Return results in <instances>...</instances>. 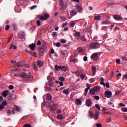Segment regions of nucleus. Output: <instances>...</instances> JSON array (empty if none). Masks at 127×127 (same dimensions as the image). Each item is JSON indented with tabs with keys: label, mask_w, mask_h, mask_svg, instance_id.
Instances as JSON below:
<instances>
[{
	"label": "nucleus",
	"mask_w": 127,
	"mask_h": 127,
	"mask_svg": "<svg viewBox=\"0 0 127 127\" xmlns=\"http://www.w3.org/2000/svg\"><path fill=\"white\" fill-rule=\"evenodd\" d=\"M50 17V15L49 14H45L44 16L42 15L40 17V19L41 20L45 21L47 19H49Z\"/></svg>",
	"instance_id": "39448f33"
},
{
	"label": "nucleus",
	"mask_w": 127,
	"mask_h": 127,
	"mask_svg": "<svg viewBox=\"0 0 127 127\" xmlns=\"http://www.w3.org/2000/svg\"><path fill=\"white\" fill-rule=\"evenodd\" d=\"M81 103H82V102L79 99H76V105H80V104H81Z\"/></svg>",
	"instance_id": "72a5a7b5"
},
{
	"label": "nucleus",
	"mask_w": 127,
	"mask_h": 127,
	"mask_svg": "<svg viewBox=\"0 0 127 127\" xmlns=\"http://www.w3.org/2000/svg\"><path fill=\"white\" fill-rule=\"evenodd\" d=\"M112 91L110 90L106 91L105 92V96L106 98H111V97H112Z\"/></svg>",
	"instance_id": "0eeeda50"
},
{
	"label": "nucleus",
	"mask_w": 127,
	"mask_h": 127,
	"mask_svg": "<svg viewBox=\"0 0 127 127\" xmlns=\"http://www.w3.org/2000/svg\"><path fill=\"white\" fill-rule=\"evenodd\" d=\"M21 77L23 78V81L27 82L28 80L29 81H32L33 80V75H31V72H29L28 74H26L25 72H23V76L21 75Z\"/></svg>",
	"instance_id": "f257e3e1"
},
{
	"label": "nucleus",
	"mask_w": 127,
	"mask_h": 127,
	"mask_svg": "<svg viewBox=\"0 0 127 127\" xmlns=\"http://www.w3.org/2000/svg\"><path fill=\"white\" fill-rule=\"evenodd\" d=\"M39 50L41 51H45L47 49V45L45 44H42L40 47H39Z\"/></svg>",
	"instance_id": "423d86ee"
},
{
	"label": "nucleus",
	"mask_w": 127,
	"mask_h": 127,
	"mask_svg": "<svg viewBox=\"0 0 127 127\" xmlns=\"http://www.w3.org/2000/svg\"><path fill=\"white\" fill-rule=\"evenodd\" d=\"M113 17L115 20H122V18L120 16V15H114Z\"/></svg>",
	"instance_id": "9b49d317"
},
{
	"label": "nucleus",
	"mask_w": 127,
	"mask_h": 127,
	"mask_svg": "<svg viewBox=\"0 0 127 127\" xmlns=\"http://www.w3.org/2000/svg\"><path fill=\"white\" fill-rule=\"evenodd\" d=\"M4 109V106L3 105H0V111H1V110H3Z\"/></svg>",
	"instance_id": "13d9d810"
},
{
	"label": "nucleus",
	"mask_w": 127,
	"mask_h": 127,
	"mask_svg": "<svg viewBox=\"0 0 127 127\" xmlns=\"http://www.w3.org/2000/svg\"><path fill=\"white\" fill-rule=\"evenodd\" d=\"M77 60L75 59H71L70 60V62H73V63H76Z\"/></svg>",
	"instance_id": "49530a36"
},
{
	"label": "nucleus",
	"mask_w": 127,
	"mask_h": 127,
	"mask_svg": "<svg viewBox=\"0 0 127 127\" xmlns=\"http://www.w3.org/2000/svg\"><path fill=\"white\" fill-rule=\"evenodd\" d=\"M94 98L95 99V100H100V97L98 95H95L94 96Z\"/></svg>",
	"instance_id": "5fc2aeb1"
},
{
	"label": "nucleus",
	"mask_w": 127,
	"mask_h": 127,
	"mask_svg": "<svg viewBox=\"0 0 127 127\" xmlns=\"http://www.w3.org/2000/svg\"><path fill=\"white\" fill-rule=\"evenodd\" d=\"M89 46L90 48H92V49H98V48H100V44L98 42H93L91 43Z\"/></svg>",
	"instance_id": "f03ea898"
},
{
	"label": "nucleus",
	"mask_w": 127,
	"mask_h": 127,
	"mask_svg": "<svg viewBox=\"0 0 127 127\" xmlns=\"http://www.w3.org/2000/svg\"><path fill=\"white\" fill-rule=\"evenodd\" d=\"M77 51H78V52H79V53H81V52H82L83 51V48L81 47H79L77 48Z\"/></svg>",
	"instance_id": "473e14b6"
},
{
	"label": "nucleus",
	"mask_w": 127,
	"mask_h": 127,
	"mask_svg": "<svg viewBox=\"0 0 127 127\" xmlns=\"http://www.w3.org/2000/svg\"><path fill=\"white\" fill-rule=\"evenodd\" d=\"M77 10L79 12H81V11H82V10H83V8H82V7L80 5H78L77 6Z\"/></svg>",
	"instance_id": "c756f323"
},
{
	"label": "nucleus",
	"mask_w": 127,
	"mask_h": 127,
	"mask_svg": "<svg viewBox=\"0 0 127 127\" xmlns=\"http://www.w3.org/2000/svg\"><path fill=\"white\" fill-rule=\"evenodd\" d=\"M18 36L19 38H24L25 37V33L23 31H20Z\"/></svg>",
	"instance_id": "1a4fd4ad"
},
{
	"label": "nucleus",
	"mask_w": 127,
	"mask_h": 127,
	"mask_svg": "<svg viewBox=\"0 0 127 127\" xmlns=\"http://www.w3.org/2000/svg\"><path fill=\"white\" fill-rule=\"evenodd\" d=\"M121 110L122 111V112H124L125 113H127V108H122Z\"/></svg>",
	"instance_id": "8fccbe9b"
},
{
	"label": "nucleus",
	"mask_w": 127,
	"mask_h": 127,
	"mask_svg": "<svg viewBox=\"0 0 127 127\" xmlns=\"http://www.w3.org/2000/svg\"><path fill=\"white\" fill-rule=\"evenodd\" d=\"M24 127H31V125L30 124H26L24 125Z\"/></svg>",
	"instance_id": "774afa93"
},
{
	"label": "nucleus",
	"mask_w": 127,
	"mask_h": 127,
	"mask_svg": "<svg viewBox=\"0 0 127 127\" xmlns=\"http://www.w3.org/2000/svg\"><path fill=\"white\" fill-rule=\"evenodd\" d=\"M9 92V90H5L2 93V96H3L4 98H6V97H7Z\"/></svg>",
	"instance_id": "2eb2a0df"
},
{
	"label": "nucleus",
	"mask_w": 127,
	"mask_h": 127,
	"mask_svg": "<svg viewBox=\"0 0 127 127\" xmlns=\"http://www.w3.org/2000/svg\"><path fill=\"white\" fill-rule=\"evenodd\" d=\"M89 82L90 83H94V82H95V78H90L89 79Z\"/></svg>",
	"instance_id": "864d4df0"
},
{
	"label": "nucleus",
	"mask_w": 127,
	"mask_h": 127,
	"mask_svg": "<svg viewBox=\"0 0 127 127\" xmlns=\"http://www.w3.org/2000/svg\"><path fill=\"white\" fill-rule=\"evenodd\" d=\"M57 34H58V33L57 32H53L52 33V36L53 37H55V36H57Z\"/></svg>",
	"instance_id": "79ce46f5"
},
{
	"label": "nucleus",
	"mask_w": 127,
	"mask_h": 127,
	"mask_svg": "<svg viewBox=\"0 0 127 127\" xmlns=\"http://www.w3.org/2000/svg\"><path fill=\"white\" fill-rule=\"evenodd\" d=\"M102 24H111V22L108 20L103 21Z\"/></svg>",
	"instance_id": "cd10ccee"
},
{
	"label": "nucleus",
	"mask_w": 127,
	"mask_h": 127,
	"mask_svg": "<svg viewBox=\"0 0 127 127\" xmlns=\"http://www.w3.org/2000/svg\"><path fill=\"white\" fill-rule=\"evenodd\" d=\"M47 100L48 101H52V96L51 94L48 93L47 95Z\"/></svg>",
	"instance_id": "a211bd4d"
},
{
	"label": "nucleus",
	"mask_w": 127,
	"mask_h": 127,
	"mask_svg": "<svg viewBox=\"0 0 127 127\" xmlns=\"http://www.w3.org/2000/svg\"><path fill=\"white\" fill-rule=\"evenodd\" d=\"M86 86L87 87V88H85V93H84V96H87V93H88V91L90 89H91V85L89 83L86 84Z\"/></svg>",
	"instance_id": "6e6552de"
},
{
	"label": "nucleus",
	"mask_w": 127,
	"mask_h": 127,
	"mask_svg": "<svg viewBox=\"0 0 127 127\" xmlns=\"http://www.w3.org/2000/svg\"><path fill=\"white\" fill-rule=\"evenodd\" d=\"M63 93L64 94H65V95L68 94V93H69V90H67V89H64L63 90Z\"/></svg>",
	"instance_id": "58836bf2"
},
{
	"label": "nucleus",
	"mask_w": 127,
	"mask_h": 127,
	"mask_svg": "<svg viewBox=\"0 0 127 127\" xmlns=\"http://www.w3.org/2000/svg\"><path fill=\"white\" fill-rule=\"evenodd\" d=\"M33 67L34 70H35L36 71H38V67H37V66H36V64H34Z\"/></svg>",
	"instance_id": "a18cd8bd"
},
{
	"label": "nucleus",
	"mask_w": 127,
	"mask_h": 127,
	"mask_svg": "<svg viewBox=\"0 0 127 127\" xmlns=\"http://www.w3.org/2000/svg\"><path fill=\"white\" fill-rule=\"evenodd\" d=\"M93 89L94 90H95L96 92H99L101 90V87H100L99 86H95L93 87Z\"/></svg>",
	"instance_id": "6ab92c4d"
},
{
	"label": "nucleus",
	"mask_w": 127,
	"mask_h": 127,
	"mask_svg": "<svg viewBox=\"0 0 127 127\" xmlns=\"http://www.w3.org/2000/svg\"><path fill=\"white\" fill-rule=\"evenodd\" d=\"M61 70V66H58V64H56L55 65V70L57 71H60Z\"/></svg>",
	"instance_id": "f3484780"
},
{
	"label": "nucleus",
	"mask_w": 127,
	"mask_h": 127,
	"mask_svg": "<svg viewBox=\"0 0 127 127\" xmlns=\"http://www.w3.org/2000/svg\"><path fill=\"white\" fill-rule=\"evenodd\" d=\"M99 117H100V113L99 112H96L95 116H94V120L97 121L98 119H99Z\"/></svg>",
	"instance_id": "4be33fe9"
},
{
	"label": "nucleus",
	"mask_w": 127,
	"mask_h": 127,
	"mask_svg": "<svg viewBox=\"0 0 127 127\" xmlns=\"http://www.w3.org/2000/svg\"><path fill=\"white\" fill-rule=\"evenodd\" d=\"M74 74L76 77H79L80 76V71H77L74 72Z\"/></svg>",
	"instance_id": "a19ab883"
},
{
	"label": "nucleus",
	"mask_w": 127,
	"mask_h": 127,
	"mask_svg": "<svg viewBox=\"0 0 127 127\" xmlns=\"http://www.w3.org/2000/svg\"><path fill=\"white\" fill-rule=\"evenodd\" d=\"M81 40L82 41H87V39L85 38L84 36H82L81 37Z\"/></svg>",
	"instance_id": "de8ad7c7"
},
{
	"label": "nucleus",
	"mask_w": 127,
	"mask_h": 127,
	"mask_svg": "<svg viewBox=\"0 0 127 127\" xmlns=\"http://www.w3.org/2000/svg\"><path fill=\"white\" fill-rule=\"evenodd\" d=\"M2 105H3V106H6V105H7V102H6V101H2Z\"/></svg>",
	"instance_id": "6e6d98bb"
},
{
	"label": "nucleus",
	"mask_w": 127,
	"mask_h": 127,
	"mask_svg": "<svg viewBox=\"0 0 127 127\" xmlns=\"http://www.w3.org/2000/svg\"><path fill=\"white\" fill-rule=\"evenodd\" d=\"M92 70L93 73V76H95V75H96V71L97 70V68L96 67V66H93L92 67Z\"/></svg>",
	"instance_id": "b1692460"
},
{
	"label": "nucleus",
	"mask_w": 127,
	"mask_h": 127,
	"mask_svg": "<svg viewBox=\"0 0 127 127\" xmlns=\"http://www.w3.org/2000/svg\"><path fill=\"white\" fill-rule=\"evenodd\" d=\"M25 51L27 53H28V54H29V55H31V56H32V55H33V52H30L27 50H26Z\"/></svg>",
	"instance_id": "f704fd0d"
},
{
	"label": "nucleus",
	"mask_w": 127,
	"mask_h": 127,
	"mask_svg": "<svg viewBox=\"0 0 127 127\" xmlns=\"http://www.w3.org/2000/svg\"><path fill=\"white\" fill-rule=\"evenodd\" d=\"M91 58H93L94 60H98L99 59V57H98V53L93 54Z\"/></svg>",
	"instance_id": "9d476101"
},
{
	"label": "nucleus",
	"mask_w": 127,
	"mask_h": 127,
	"mask_svg": "<svg viewBox=\"0 0 127 127\" xmlns=\"http://www.w3.org/2000/svg\"><path fill=\"white\" fill-rule=\"evenodd\" d=\"M76 21H71L70 22V25L71 27H74V26H75V24H76Z\"/></svg>",
	"instance_id": "7c9ffc66"
},
{
	"label": "nucleus",
	"mask_w": 127,
	"mask_h": 127,
	"mask_svg": "<svg viewBox=\"0 0 127 127\" xmlns=\"http://www.w3.org/2000/svg\"><path fill=\"white\" fill-rule=\"evenodd\" d=\"M39 56L40 57H42V56H43L44 55V53L43 52H44L43 51H41V50H39Z\"/></svg>",
	"instance_id": "2f4dec72"
},
{
	"label": "nucleus",
	"mask_w": 127,
	"mask_h": 127,
	"mask_svg": "<svg viewBox=\"0 0 127 127\" xmlns=\"http://www.w3.org/2000/svg\"><path fill=\"white\" fill-rule=\"evenodd\" d=\"M105 86H106V88H110V83L106 82Z\"/></svg>",
	"instance_id": "052dcab7"
},
{
	"label": "nucleus",
	"mask_w": 127,
	"mask_h": 127,
	"mask_svg": "<svg viewBox=\"0 0 127 127\" xmlns=\"http://www.w3.org/2000/svg\"><path fill=\"white\" fill-rule=\"evenodd\" d=\"M13 27L15 31L17 30V25L16 24H13Z\"/></svg>",
	"instance_id": "ea45409f"
},
{
	"label": "nucleus",
	"mask_w": 127,
	"mask_h": 127,
	"mask_svg": "<svg viewBox=\"0 0 127 127\" xmlns=\"http://www.w3.org/2000/svg\"><path fill=\"white\" fill-rule=\"evenodd\" d=\"M35 28H36V26H33L30 29V31H31V32H33V31H34V30H35Z\"/></svg>",
	"instance_id": "4c0bfd02"
},
{
	"label": "nucleus",
	"mask_w": 127,
	"mask_h": 127,
	"mask_svg": "<svg viewBox=\"0 0 127 127\" xmlns=\"http://www.w3.org/2000/svg\"><path fill=\"white\" fill-rule=\"evenodd\" d=\"M95 108H96L97 110H101V107H100V105H99V104H96Z\"/></svg>",
	"instance_id": "09e8293b"
},
{
	"label": "nucleus",
	"mask_w": 127,
	"mask_h": 127,
	"mask_svg": "<svg viewBox=\"0 0 127 127\" xmlns=\"http://www.w3.org/2000/svg\"><path fill=\"white\" fill-rule=\"evenodd\" d=\"M38 26H40V20H38L36 22Z\"/></svg>",
	"instance_id": "680f3d73"
},
{
	"label": "nucleus",
	"mask_w": 127,
	"mask_h": 127,
	"mask_svg": "<svg viewBox=\"0 0 127 127\" xmlns=\"http://www.w3.org/2000/svg\"><path fill=\"white\" fill-rule=\"evenodd\" d=\"M96 126L97 127H102V124H101L100 123H98L96 124Z\"/></svg>",
	"instance_id": "338daca9"
},
{
	"label": "nucleus",
	"mask_w": 127,
	"mask_h": 127,
	"mask_svg": "<svg viewBox=\"0 0 127 127\" xmlns=\"http://www.w3.org/2000/svg\"><path fill=\"white\" fill-rule=\"evenodd\" d=\"M95 89H94V88H91L90 90V93L91 95H95V94H96V92L95 91Z\"/></svg>",
	"instance_id": "bb28decb"
},
{
	"label": "nucleus",
	"mask_w": 127,
	"mask_h": 127,
	"mask_svg": "<svg viewBox=\"0 0 127 127\" xmlns=\"http://www.w3.org/2000/svg\"><path fill=\"white\" fill-rule=\"evenodd\" d=\"M43 62H42L41 61H38L37 62V65L38 66V67H42L43 66Z\"/></svg>",
	"instance_id": "dca6fc26"
},
{
	"label": "nucleus",
	"mask_w": 127,
	"mask_h": 127,
	"mask_svg": "<svg viewBox=\"0 0 127 127\" xmlns=\"http://www.w3.org/2000/svg\"><path fill=\"white\" fill-rule=\"evenodd\" d=\"M111 122H112V118H110V117L107 118V120L106 121V123H111Z\"/></svg>",
	"instance_id": "603ef678"
},
{
	"label": "nucleus",
	"mask_w": 127,
	"mask_h": 127,
	"mask_svg": "<svg viewBox=\"0 0 127 127\" xmlns=\"http://www.w3.org/2000/svg\"><path fill=\"white\" fill-rule=\"evenodd\" d=\"M60 18L62 20H64V21L65 20H66V17H65L64 16H61Z\"/></svg>",
	"instance_id": "e2e57ef3"
},
{
	"label": "nucleus",
	"mask_w": 127,
	"mask_h": 127,
	"mask_svg": "<svg viewBox=\"0 0 127 127\" xmlns=\"http://www.w3.org/2000/svg\"><path fill=\"white\" fill-rule=\"evenodd\" d=\"M49 107L51 109V111H52L53 112L56 111V110L58 109V105L56 104L53 103V102H51L49 104Z\"/></svg>",
	"instance_id": "7ed1b4c3"
},
{
	"label": "nucleus",
	"mask_w": 127,
	"mask_h": 127,
	"mask_svg": "<svg viewBox=\"0 0 127 127\" xmlns=\"http://www.w3.org/2000/svg\"><path fill=\"white\" fill-rule=\"evenodd\" d=\"M21 76H23V73H22L21 74H18L17 73L14 74L15 77H20L21 78H22Z\"/></svg>",
	"instance_id": "c9c22d12"
},
{
	"label": "nucleus",
	"mask_w": 127,
	"mask_h": 127,
	"mask_svg": "<svg viewBox=\"0 0 127 127\" xmlns=\"http://www.w3.org/2000/svg\"><path fill=\"white\" fill-rule=\"evenodd\" d=\"M100 19H101V16L100 15L94 17L95 20H100Z\"/></svg>",
	"instance_id": "e433bc0d"
},
{
	"label": "nucleus",
	"mask_w": 127,
	"mask_h": 127,
	"mask_svg": "<svg viewBox=\"0 0 127 127\" xmlns=\"http://www.w3.org/2000/svg\"><path fill=\"white\" fill-rule=\"evenodd\" d=\"M67 68L66 66H61V70H62V71L63 72H66V71H67Z\"/></svg>",
	"instance_id": "5701e85b"
},
{
	"label": "nucleus",
	"mask_w": 127,
	"mask_h": 127,
	"mask_svg": "<svg viewBox=\"0 0 127 127\" xmlns=\"http://www.w3.org/2000/svg\"><path fill=\"white\" fill-rule=\"evenodd\" d=\"M36 46L35 44H34V43H32L29 45V47H30V48L32 51H34Z\"/></svg>",
	"instance_id": "f8f14e48"
},
{
	"label": "nucleus",
	"mask_w": 127,
	"mask_h": 127,
	"mask_svg": "<svg viewBox=\"0 0 127 127\" xmlns=\"http://www.w3.org/2000/svg\"><path fill=\"white\" fill-rule=\"evenodd\" d=\"M70 15L74 16V15H76V14H77V11H76L75 9H73L70 11Z\"/></svg>",
	"instance_id": "412c9836"
},
{
	"label": "nucleus",
	"mask_w": 127,
	"mask_h": 127,
	"mask_svg": "<svg viewBox=\"0 0 127 127\" xmlns=\"http://www.w3.org/2000/svg\"><path fill=\"white\" fill-rule=\"evenodd\" d=\"M116 63L117 64H121V60L120 59H118L116 60Z\"/></svg>",
	"instance_id": "bf43d9fd"
},
{
	"label": "nucleus",
	"mask_w": 127,
	"mask_h": 127,
	"mask_svg": "<svg viewBox=\"0 0 127 127\" xmlns=\"http://www.w3.org/2000/svg\"><path fill=\"white\" fill-rule=\"evenodd\" d=\"M24 66L25 68H30V65L28 64H24Z\"/></svg>",
	"instance_id": "4d7b16f0"
},
{
	"label": "nucleus",
	"mask_w": 127,
	"mask_h": 127,
	"mask_svg": "<svg viewBox=\"0 0 127 127\" xmlns=\"http://www.w3.org/2000/svg\"><path fill=\"white\" fill-rule=\"evenodd\" d=\"M61 43H66V40H65V39H62L61 40Z\"/></svg>",
	"instance_id": "69168bd1"
},
{
	"label": "nucleus",
	"mask_w": 127,
	"mask_h": 127,
	"mask_svg": "<svg viewBox=\"0 0 127 127\" xmlns=\"http://www.w3.org/2000/svg\"><path fill=\"white\" fill-rule=\"evenodd\" d=\"M60 5L62 6L60 8L61 10H64V9H66V7H67V6L64 5V1L63 0H60Z\"/></svg>",
	"instance_id": "20e7f679"
},
{
	"label": "nucleus",
	"mask_w": 127,
	"mask_h": 127,
	"mask_svg": "<svg viewBox=\"0 0 127 127\" xmlns=\"http://www.w3.org/2000/svg\"><path fill=\"white\" fill-rule=\"evenodd\" d=\"M14 110L17 112H20V111H21V108L17 106H15L14 107Z\"/></svg>",
	"instance_id": "aec40b11"
},
{
	"label": "nucleus",
	"mask_w": 127,
	"mask_h": 127,
	"mask_svg": "<svg viewBox=\"0 0 127 127\" xmlns=\"http://www.w3.org/2000/svg\"><path fill=\"white\" fill-rule=\"evenodd\" d=\"M86 32H91V28H87L86 30Z\"/></svg>",
	"instance_id": "0e129e2a"
},
{
	"label": "nucleus",
	"mask_w": 127,
	"mask_h": 127,
	"mask_svg": "<svg viewBox=\"0 0 127 127\" xmlns=\"http://www.w3.org/2000/svg\"><path fill=\"white\" fill-rule=\"evenodd\" d=\"M80 77L81 80H84V79L85 78V77H86V75L85 74H82L80 75Z\"/></svg>",
	"instance_id": "c03bdc74"
},
{
	"label": "nucleus",
	"mask_w": 127,
	"mask_h": 127,
	"mask_svg": "<svg viewBox=\"0 0 127 127\" xmlns=\"http://www.w3.org/2000/svg\"><path fill=\"white\" fill-rule=\"evenodd\" d=\"M57 117L59 120H62V119L64 118V116L62 114H59L57 115Z\"/></svg>",
	"instance_id": "c85d7f7f"
},
{
	"label": "nucleus",
	"mask_w": 127,
	"mask_h": 127,
	"mask_svg": "<svg viewBox=\"0 0 127 127\" xmlns=\"http://www.w3.org/2000/svg\"><path fill=\"white\" fill-rule=\"evenodd\" d=\"M59 79L60 81H62V82H64V81H65V78L63 76L60 77Z\"/></svg>",
	"instance_id": "37998d69"
},
{
	"label": "nucleus",
	"mask_w": 127,
	"mask_h": 127,
	"mask_svg": "<svg viewBox=\"0 0 127 127\" xmlns=\"http://www.w3.org/2000/svg\"><path fill=\"white\" fill-rule=\"evenodd\" d=\"M54 85V82H53V80H50L49 81V86L50 87H53V85Z\"/></svg>",
	"instance_id": "a878e982"
},
{
	"label": "nucleus",
	"mask_w": 127,
	"mask_h": 127,
	"mask_svg": "<svg viewBox=\"0 0 127 127\" xmlns=\"http://www.w3.org/2000/svg\"><path fill=\"white\" fill-rule=\"evenodd\" d=\"M8 88L9 90H13V89L14 88V87L13 86V85H10L8 86Z\"/></svg>",
	"instance_id": "3c124183"
},
{
	"label": "nucleus",
	"mask_w": 127,
	"mask_h": 127,
	"mask_svg": "<svg viewBox=\"0 0 127 127\" xmlns=\"http://www.w3.org/2000/svg\"><path fill=\"white\" fill-rule=\"evenodd\" d=\"M89 115L91 119H93V118H95V115L93 114V112H92V111H89Z\"/></svg>",
	"instance_id": "393cba45"
},
{
	"label": "nucleus",
	"mask_w": 127,
	"mask_h": 127,
	"mask_svg": "<svg viewBox=\"0 0 127 127\" xmlns=\"http://www.w3.org/2000/svg\"><path fill=\"white\" fill-rule=\"evenodd\" d=\"M16 67H22L24 66V62H19V63L16 64Z\"/></svg>",
	"instance_id": "ddd939ff"
},
{
	"label": "nucleus",
	"mask_w": 127,
	"mask_h": 127,
	"mask_svg": "<svg viewBox=\"0 0 127 127\" xmlns=\"http://www.w3.org/2000/svg\"><path fill=\"white\" fill-rule=\"evenodd\" d=\"M86 105L87 107H91L92 106V100L88 99L86 101Z\"/></svg>",
	"instance_id": "4468645a"
}]
</instances>
